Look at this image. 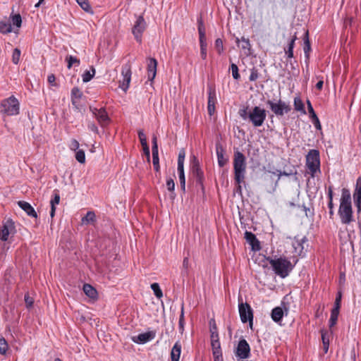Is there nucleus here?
<instances>
[{"label": "nucleus", "mask_w": 361, "mask_h": 361, "mask_svg": "<svg viewBox=\"0 0 361 361\" xmlns=\"http://www.w3.org/2000/svg\"><path fill=\"white\" fill-rule=\"evenodd\" d=\"M233 164L234 180L239 189H240L241 184L245 181L246 174L247 162L245 156L238 150L235 151Z\"/></svg>", "instance_id": "nucleus-1"}, {"label": "nucleus", "mask_w": 361, "mask_h": 361, "mask_svg": "<svg viewBox=\"0 0 361 361\" xmlns=\"http://www.w3.org/2000/svg\"><path fill=\"white\" fill-rule=\"evenodd\" d=\"M267 259L269 261L274 273L283 279L288 276L293 269V266L286 257H268Z\"/></svg>", "instance_id": "nucleus-2"}, {"label": "nucleus", "mask_w": 361, "mask_h": 361, "mask_svg": "<svg viewBox=\"0 0 361 361\" xmlns=\"http://www.w3.org/2000/svg\"><path fill=\"white\" fill-rule=\"evenodd\" d=\"M0 113L3 116H14L20 113V102L13 95L0 102Z\"/></svg>", "instance_id": "nucleus-3"}, {"label": "nucleus", "mask_w": 361, "mask_h": 361, "mask_svg": "<svg viewBox=\"0 0 361 361\" xmlns=\"http://www.w3.org/2000/svg\"><path fill=\"white\" fill-rule=\"evenodd\" d=\"M306 166L312 178L317 172H320L319 152L317 149H311L306 156Z\"/></svg>", "instance_id": "nucleus-4"}, {"label": "nucleus", "mask_w": 361, "mask_h": 361, "mask_svg": "<svg viewBox=\"0 0 361 361\" xmlns=\"http://www.w3.org/2000/svg\"><path fill=\"white\" fill-rule=\"evenodd\" d=\"M267 104L277 117H282L285 114L289 113L291 110L290 105L281 99L278 100L269 99L267 101Z\"/></svg>", "instance_id": "nucleus-5"}, {"label": "nucleus", "mask_w": 361, "mask_h": 361, "mask_svg": "<svg viewBox=\"0 0 361 361\" xmlns=\"http://www.w3.org/2000/svg\"><path fill=\"white\" fill-rule=\"evenodd\" d=\"M266 118V110L258 106L253 107L248 114V120L255 128L262 126Z\"/></svg>", "instance_id": "nucleus-6"}, {"label": "nucleus", "mask_w": 361, "mask_h": 361, "mask_svg": "<svg viewBox=\"0 0 361 361\" xmlns=\"http://www.w3.org/2000/svg\"><path fill=\"white\" fill-rule=\"evenodd\" d=\"M145 29L146 22L144 18L140 16L137 18L132 30L133 34L137 42L140 43L142 42V35Z\"/></svg>", "instance_id": "nucleus-7"}, {"label": "nucleus", "mask_w": 361, "mask_h": 361, "mask_svg": "<svg viewBox=\"0 0 361 361\" xmlns=\"http://www.w3.org/2000/svg\"><path fill=\"white\" fill-rule=\"evenodd\" d=\"M235 354L238 360H244L250 357V348L246 340H240L235 349Z\"/></svg>", "instance_id": "nucleus-8"}, {"label": "nucleus", "mask_w": 361, "mask_h": 361, "mask_svg": "<svg viewBox=\"0 0 361 361\" xmlns=\"http://www.w3.org/2000/svg\"><path fill=\"white\" fill-rule=\"evenodd\" d=\"M131 80V70L129 66H124L121 69V78L119 80V87L124 92L129 88Z\"/></svg>", "instance_id": "nucleus-9"}, {"label": "nucleus", "mask_w": 361, "mask_h": 361, "mask_svg": "<svg viewBox=\"0 0 361 361\" xmlns=\"http://www.w3.org/2000/svg\"><path fill=\"white\" fill-rule=\"evenodd\" d=\"M90 110L101 127L104 128L109 125L110 123V118L104 108H90Z\"/></svg>", "instance_id": "nucleus-10"}, {"label": "nucleus", "mask_w": 361, "mask_h": 361, "mask_svg": "<svg viewBox=\"0 0 361 361\" xmlns=\"http://www.w3.org/2000/svg\"><path fill=\"white\" fill-rule=\"evenodd\" d=\"M191 173L195 178L197 183L202 185L204 181V173L200 166L199 161L195 157H193V160L191 164Z\"/></svg>", "instance_id": "nucleus-11"}, {"label": "nucleus", "mask_w": 361, "mask_h": 361, "mask_svg": "<svg viewBox=\"0 0 361 361\" xmlns=\"http://www.w3.org/2000/svg\"><path fill=\"white\" fill-rule=\"evenodd\" d=\"M238 308L242 322L246 323L247 322H250V323L252 324L253 319V314L250 306L247 303H240L239 304Z\"/></svg>", "instance_id": "nucleus-12"}, {"label": "nucleus", "mask_w": 361, "mask_h": 361, "mask_svg": "<svg viewBox=\"0 0 361 361\" xmlns=\"http://www.w3.org/2000/svg\"><path fill=\"white\" fill-rule=\"evenodd\" d=\"M338 214L343 224H350L353 216L352 205L340 204Z\"/></svg>", "instance_id": "nucleus-13"}, {"label": "nucleus", "mask_w": 361, "mask_h": 361, "mask_svg": "<svg viewBox=\"0 0 361 361\" xmlns=\"http://www.w3.org/2000/svg\"><path fill=\"white\" fill-rule=\"evenodd\" d=\"M216 102V91L212 87H208V102L207 109L209 115H212L215 111V104Z\"/></svg>", "instance_id": "nucleus-14"}, {"label": "nucleus", "mask_w": 361, "mask_h": 361, "mask_svg": "<svg viewBox=\"0 0 361 361\" xmlns=\"http://www.w3.org/2000/svg\"><path fill=\"white\" fill-rule=\"evenodd\" d=\"M307 242L306 237H302L301 238H299L298 237H295L293 242H292V246L293 248V252L295 255L300 256L302 255L303 253L304 250V243Z\"/></svg>", "instance_id": "nucleus-15"}, {"label": "nucleus", "mask_w": 361, "mask_h": 361, "mask_svg": "<svg viewBox=\"0 0 361 361\" xmlns=\"http://www.w3.org/2000/svg\"><path fill=\"white\" fill-rule=\"evenodd\" d=\"M155 337V334L152 331H148L142 334H140L132 338V341L136 343L144 344L146 343Z\"/></svg>", "instance_id": "nucleus-16"}, {"label": "nucleus", "mask_w": 361, "mask_h": 361, "mask_svg": "<svg viewBox=\"0 0 361 361\" xmlns=\"http://www.w3.org/2000/svg\"><path fill=\"white\" fill-rule=\"evenodd\" d=\"M245 238L249 245L251 246L252 251H259L261 249L259 241L256 236L251 232L245 231Z\"/></svg>", "instance_id": "nucleus-17"}, {"label": "nucleus", "mask_w": 361, "mask_h": 361, "mask_svg": "<svg viewBox=\"0 0 361 361\" xmlns=\"http://www.w3.org/2000/svg\"><path fill=\"white\" fill-rule=\"evenodd\" d=\"M157 61L154 58L149 59L147 63V77L148 80L152 81L157 74Z\"/></svg>", "instance_id": "nucleus-18"}, {"label": "nucleus", "mask_w": 361, "mask_h": 361, "mask_svg": "<svg viewBox=\"0 0 361 361\" xmlns=\"http://www.w3.org/2000/svg\"><path fill=\"white\" fill-rule=\"evenodd\" d=\"M235 42L238 46L241 48L245 55H250L251 44L248 39L244 37H241V39L237 37Z\"/></svg>", "instance_id": "nucleus-19"}, {"label": "nucleus", "mask_w": 361, "mask_h": 361, "mask_svg": "<svg viewBox=\"0 0 361 361\" xmlns=\"http://www.w3.org/2000/svg\"><path fill=\"white\" fill-rule=\"evenodd\" d=\"M82 93L78 87H75L72 89V90H71V102H72V104L73 105V106L76 109H79L80 100L82 98Z\"/></svg>", "instance_id": "nucleus-20"}, {"label": "nucleus", "mask_w": 361, "mask_h": 361, "mask_svg": "<svg viewBox=\"0 0 361 361\" xmlns=\"http://www.w3.org/2000/svg\"><path fill=\"white\" fill-rule=\"evenodd\" d=\"M18 204L28 216L35 218L37 217V212L30 203L25 201H19Z\"/></svg>", "instance_id": "nucleus-21"}, {"label": "nucleus", "mask_w": 361, "mask_h": 361, "mask_svg": "<svg viewBox=\"0 0 361 361\" xmlns=\"http://www.w3.org/2000/svg\"><path fill=\"white\" fill-rule=\"evenodd\" d=\"M354 204L357 208V219L359 226H361V194L353 192Z\"/></svg>", "instance_id": "nucleus-22"}, {"label": "nucleus", "mask_w": 361, "mask_h": 361, "mask_svg": "<svg viewBox=\"0 0 361 361\" xmlns=\"http://www.w3.org/2000/svg\"><path fill=\"white\" fill-rule=\"evenodd\" d=\"M181 353V344L177 341L171 351V361H179Z\"/></svg>", "instance_id": "nucleus-23"}, {"label": "nucleus", "mask_w": 361, "mask_h": 361, "mask_svg": "<svg viewBox=\"0 0 361 361\" xmlns=\"http://www.w3.org/2000/svg\"><path fill=\"white\" fill-rule=\"evenodd\" d=\"M283 314L284 312L283 309L281 307H276L271 311V317L274 322L279 323L281 321Z\"/></svg>", "instance_id": "nucleus-24"}, {"label": "nucleus", "mask_w": 361, "mask_h": 361, "mask_svg": "<svg viewBox=\"0 0 361 361\" xmlns=\"http://www.w3.org/2000/svg\"><path fill=\"white\" fill-rule=\"evenodd\" d=\"M216 156L219 166L220 167L224 166L227 164L228 159L225 157L224 150L221 147L216 148Z\"/></svg>", "instance_id": "nucleus-25"}, {"label": "nucleus", "mask_w": 361, "mask_h": 361, "mask_svg": "<svg viewBox=\"0 0 361 361\" xmlns=\"http://www.w3.org/2000/svg\"><path fill=\"white\" fill-rule=\"evenodd\" d=\"M340 204L351 205V194L347 188L342 189Z\"/></svg>", "instance_id": "nucleus-26"}, {"label": "nucleus", "mask_w": 361, "mask_h": 361, "mask_svg": "<svg viewBox=\"0 0 361 361\" xmlns=\"http://www.w3.org/2000/svg\"><path fill=\"white\" fill-rule=\"evenodd\" d=\"M97 223L96 215L94 212H88L85 216L82 219V224H95Z\"/></svg>", "instance_id": "nucleus-27"}, {"label": "nucleus", "mask_w": 361, "mask_h": 361, "mask_svg": "<svg viewBox=\"0 0 361 361\" xmlns=\"http://www.w3.org/2000/svg\"><path fill=\"white\" fill-rule=\"evenodd\" d=\"M54 197L50 201L51 204V211H50V215L51 217L54 216L55 210H56V205L59 204L60 201V195L58 191L54 190Z\"/></svg>", "instance_id": "nucleus-28"}, {"label": "nucleus", "mask_w": 361, "mask_h": 361, "mask_svg": "<svg viewBox=\"0 0 361 361\" xmlns=\"http://www.w3.org/2000/svg\"><path fill=\"white\" fill-rule=\"evenodd\" d=\"M83 291L87 296L90 298L94 299L97 298V292L96 289L90 284H85L83 286Z\"/></svg>", "instance_id": "nucleus-29"}, {"label": "nucleus", "mask_w": 361, "mask_h": 361, "mask_svg": "<svg viewBox=\"0 0 361 361\" xmlns=\"http://www.w3.org/2000/svg\"><path fill=\"white\" fill-rule=\"evenodd\" d=\"M293 105L295 111L300 112L302 114H306L305 105L300 97H296L294 98Z\"/></svg>", "instance_id": "nucleus-30"}, {"label": "nucleus", "mask_w": 361, "mask_h": 361, "mask_svg": "<svg viewBox=\"0 0 361 361\" xmlns=\"http://www.w3.org/2000/svg\"><path fill=\"white\" fill-rule=\"evenodd\" d=\"M338 315L339 310H338V307H334L331 311V316L329 322L330 328L336 324Z\"/></svg>", "instance_id": "nucleus-31"}, {"label": "nucleus", "mask_w": 361, "mask_h": 361, "mask_svg": "<svg viewBox=\"0 0 361 361\" xmlns=\"http://www.w3.org/2000/svg\"><path fill=\"white\" fill-rule=\"evenodd\" d=\"M12 32V26L10 22L6 20L0 21V32L8 34Z\"/></svg>", "instance_id": "nucleus-32"}, {"label": "nucleus", "mask_w": 361, "mask_h": 361, "mask_svg": "<svg viewBox=\"0 0 361 361\" xmlns=\"http://www.w3.org/2000/svg\"><path fill=\"white\" fill-rule=\"evenodd\" d=\"M95 69L92 67L90 70L85 71L82 75V79L83 82H88L90 81L95 75Z\"/></svg>", "instance_id": "nucleus-33"}, {"label": "nucleus", "mask_w": 361, "mask_h": 361, "mask_svg": "<svg viewBox=\"0 0 361 361\" xmlns=\"http://www.w3.org/2000/svg\"><path fill=\"white\" fill-rule=\"evenodd\" d=\"M177 171L178 173V178L180 183V186L183 190H185V173H184V166H178Z\"/></svg>", "instance_id": "nucleus-34"}, {"label": "nucleus", "mask_w": 361, "mask_h": 361, "mask_svg": "<svg viewBox=\"0 0 361 361\" xmlns=\"http://www.w3.org/2000/svg\"><path fill=\"white\" fill-rule=\"evenodd\" d=\"M303 40H304V47H303L304 52H305L306 58L308 59L309 58V51H310V49H311L310 42L309 40L308 31H306L305 32Z\"/></svg>", "instance_id": "nucleus-35"}, {"label": "nucleus", "mask_w": 361, "mask_h": 361, "mask_svg": "<svg viewBox=\"0 0 361 361\" xmlns=\"http://www.w3.org/2000/svg\"><path fill=\"white\" fill-rule=\"evenodd\" d=\"M197 24L199 39H206L205 27L202 18L198 19Z\"/></svg>", "instance_id": "nucleus-36"}, {"label": "nucleus", "mask_w": 361, "mask_h": 361, "mask_svg": "<svg viewBox=\"0 0 361 361\" xmlns=\"http://www.w3.org/2000/svg\"><path fill=\"white\" fill-rule=\"evenodd\" d=\"M66 61H67V68L68 69L71 68V67L75 64L77 66H78L80 65V60L75 57V56H71V55H68L66 56Z\"/></svg>", "instance_id": "nucleus-37"}, {"label": "nucleus", "mask_w": 361, "mask_h": 361, "mask_svg": "<svg viewBox=\"0 0 361 361\" xmlns=\"http://www.w3.org/2000/svg\"><path fill=\"white\" fill-rule=\"evenodd\" d=\"M200 47L201 57L203 60H205L207 58V47L206 39H200Z\"/></svg>", "instance_id": "nucleus-38"}, {"label": "nucleus", "mask_w": 361, "mask_h": 361, "mask_svg": "<svg viewBox=\"0 0 361 361\" xmlns=\"http://www.w3.org/2000/svg\"><path fill=\"white\" fill-rule=\"evenodd\" d=\"M10 18L14 26L17 28H20L22 24V18L20 14L11 15Z\"/></svg>", "instance_id": "nucleus-39"}, {"label": "nucleus", "mask_w": 361, "mask_h": 361, "mask_svg": "<svg viewBox=\"0 0 361 361\" xmlns=\"http://www.w3.org/2000/svg\"><path fill=\"white\" fill-rule=\"evenodd\" d=\"M322 340L323 343V350L324 353H326L329 347V336L326 332L322 333Z\"/></svg>", "instance_id": "nucleus-40"}, {"label": "nucleus", "mask_w": 361, "mask_h": 361, "mask_svg": "<svg viewBox=\"0 0 361 361\" xmlns=\"http://www.w3.org/2000/svg\"><path fill=\"white\" fill-rule=\"evenodd\" d=\"M80 6L86 12L92 13V8L88 0H75Z\"/></svg>", "instance_id": "nucleus-41"}, {"label": "nucleus", "mask_w": 361, "mask_h": 361, "mask_svg": "<svg viewBox=\"0 0 361 361\" xmlns=\"http://www.w3.org/2000/svg\"><path fill=\"white\" fill-rule=\"evenodd\" d=\"M211 345L213 355L222 353L219 341L214 340V342H212Z\"/></svg>", "instance_id": "nucleus-42"}, {"label": "nucleus", "mask_w": 361, "mask_h": 361, "mask_svg": "<svg viewBox=\"0 0 361 361\" xmlns=\"http://www.w3.org/2000/svg\"><path fill=\"white\" fill-rule=\"evenodd\" d=\"M151 288L153 290L155 296L158 298H161L163 296L162 291L158 283H154L151 285Z\"/></svg>", "instance_id": "nucleus-43"}, {"label": "nucleus", "mask_w": 361, "mask_h": 361, "mask_svg": "<svg viewBox=\"0 0 361 361\" xmlns=\"http://www.w3.org/2000/svg\"><path fill=\"white\" fill-rule=\"evenodd\" d=\"M75 159L80 164L85 162V154L82 149H78L75 153Z\"/></svg>", "instance_id": "nucleus-44"}, {"label": "nucleus", "mask_w": 361, "mask_h": 361, "mask_svg": "<svg viewBox=\"0 0 361 361\" xmlns=\"http://www.w3.org/2000/svg\"><path fill=\"white\" fill-rule=\"evenodd\" d=\"M10 233L8 227H3L0 231V239L4 241L8 240Z\"/></svg>", "instance_id": "nucleus-45"}, {"label": "nucleus", "mask_w": 361, "mask_h": 361, "mask_svg": "<svg viewBox=\"0 0 361 361\" xmlns=\"http://www.w3.org/2000/svg\"><path fill=\"white\" fill-rule=\"evenodd\" d=\"M152 157H159L157 140L155 136L152 138Z\"/></svg>", "instance_id": "nucleus-46"}, {"label": "nucleus", "mask_w": 361, "mask_h": 361, "mask_svg": "<svg viewBox=\"0 0 361 361\" xmlns=\"http://www.w3.org/2000/svg\"><path fill=\"white\" fill-rule=\"evenodd\" d=\"M20 51L18 48H16L12 54V61L15 64H18L20 61Z\"/></svg>", "instance_id": "nucleus-47"}, {"label": "nucleus", "mask_w": 361, "mask_h": 361, "mask_svg": "<svg viewBox=\"0 0 361 361\" xmlns=\"http://www.w3.org/2000/svg\"><path fill=\"white\" fill-rule=\"evenodd\" d=\"M8 350V344L4 338H0V353L1 355L6 354Z\"/></svg>", "instance_id": "nucleus-48"}, {"label": "nucleus", "mask_w": 361, "mask_h": 361, "mask_svg": "<svg viewBox=\"0 0 361 361\" xmlns=\"http://www.w3.org/2000/svg\"><path fill=\"white\" fill-rule=\"evenodd\" d=\"M231 70L232 72V76L234 79L238 80L240 78V74L238 73V66L235 63H231Z\"/></svg>", "instance_id": "nucleus-49"}, {"label": "nucleus", "mask_w": 361, "mask_h": 361, "mask_svg": "<svg viewBox=\"0 0 361 361\" xmlns=\"http://www.w3.org/2000/svg\"><path fill=\"white\" fill-rule=\"evenodd\" d=\"M185 157V151L184 149H181L178 153V166H184V161Z\"/></svg>", "instance_id": "nucleus-50"}, {"label": "nucleus", "mask_w": 361, "mask_h": 361, "mask_svg": "<svg viewBox=\"0 0 361 361\" xmlns=\"http://www.w3.org/2000/svg\"><path fill=\"white\" fill-rule=\"evenodd\" d=\"M215 47L219 54L224 51L223 41L220 38L215 40Z\"/></svg>", "instance_id": "nucleus-51"}, {"label": "nucleus", "mask_w": 361, "mask_h": 361, "mask_svg": "<svg viewBox=\"0 0 361 361\" xmlns=\"http://www.w3.org/2000/svg\"><path fill=\"white\" fill-rule=\"evenodd\" d=\"M178 325H179V330H180V333H183V329H184V312H183V307H182V309H181V314L180 315V318H179V322H178Z\"/></svg>", "instance_id": "nucleus-52"}, {"label": "nucleus", "mask_w": 361, "mask_h": 361, "mask_svg": "<svg viewBox=\"0 0 361 361\" xmlns=\"http://www.w3.org/2000/svg\"><path fill=\"white\" fill-rule=\"evenodd\" d=\"M307 109H308V111H309V114H310V118H317V115L314 111V109L312 106V104L310 102V101L309 99L307 100Z\"/></svg>", "instance_id": "nucleus-53"}, {"label": "nucleus", "mask_w": 361, "mask_h": 361, "mask_svg": "<svg viewBox=\"0 0 361 361\" xmlns=\"http://www.w3.org/2000/svg\"><path fill=\"white\" fill-rule=\"evenodd\" d=\"M80 147V144L75 139H72L69 145V148L73 151H78Z\"/></svg>", "instance_id": "nucleus-54"}, {"label": "nucleus", "mask_w": 361, "mask_h": 361, "mask_svg": "<svg viewBox=\"0 0 361 361\" xmlns=\"http://www.w3.org/2000/svg\"><path fill=\"white\" fill-rule=\"evenodd\" d=\"M259 78V73L256 68H253L251 69L249 80L250 81H255Z\"/></svg>", "instance_id": "nucleus-55"}, {"label": "nucleus", "mask_w": 361, "mask_h": 361, "mask_svg": "<svg viewBox=\"0 0 361 361\" xmlns=\"http://www.w3.org/2000/svg\"><path fill=\"white\" fill-rule=\"evenodd\" d=\"M138 137L140 140V143H141L142 146L146 145L147 144L146 135L142 130H140L138 132Z\"/></svg>", "instance_id": "nucleus-56"}, {"label": "nucleus", "mask_w": 361, "mask_h": 361, "mask_svg": "<svg viewBox=\"0 0 361 361\" xmlns=\"http://www.w3.org/2000/svg\"><path fill=\"white\" fill-rule=\"evenodd\" d=\"M353 192L361 194V175L357 178L356 180L355 188Z\"/></svg>", "instance_id": "nucleus-57"}, {"label": "nucleus", "mask_w": 361, "mask_h": 361, "mask_svg": "<svg viewBox=\"0 0 361 361\" xmlns=\"http://www.w3.org/2000/svg\"><path fill=\"white\" fill-rule=\"evenodd\" d=\"M166 186L169 191H173L175 188V183L172 178H169L166 180Z\"/></svg>", "instance_id": "nucleus-58"}, {"label": "nucleus", "mask_w": 361, "mask_h": 361, "mask_svg": "<svg viewBox=\"0 0 361 361\" xmlns=\"http://www.w3.org/2000/svg\"><path fill=\"white\" fill-rule=\"evenodd\" d=\"M248 114L247 109H243L239 110V115L243 120L248 119Z\"/></svg>", "instance_id": "nucleus-59"}, {"label": "nucleus", "mask_w": 361, "mask_h": 361, "mask_svg": "<svg viewBox=\"0 0 361 361\" xmlns=\"http://www.w3.org/2000/svg\"><path fill=\"white\" fill-rule=\"evenodd\" d=\"M153 166L156 171H159V157H152Z\"/></svg>", "instance_id": "nucleus-60"}, {"label": "nucleus", "mask_w": 361, "mask_h": 361, "mask_svg": "<svg viewBox=\"0 0 361 361\" xmlns=\"http://www.w3.org/2000/svg\"><path fill=\"white\" fill-rule=\"evenodd\" d=\"M87 128L90 130L95 133H99V130H98V128L97 127V126L92 123V122H90L87 125Z\"/></svg>", "instance_id": "nucleus-61"}, {"label": "nucleus", "mask_w": 361, "mask_h": 361, "mask_svg": "<svg viewBox=\"0 0 361 361\" xmlns=\"http://www.w3.org/2000/svg\"><path fill=\"white\" fill-rule=\"evenodd\" d=\"M297 39V37L295 35L293 36V37L290 41L288 48L286 50H291L293 51L294 46H295V42Z\"/></svg>", "instance_id": "nucleus-62"}, {"label": "nucleus", "mask_w": 361, "mask_h": 361, "mask_svg": "<svg viewBox=\"0 0 361 361\" xmlns=\"http://www.w3.org/2000/svg\"><path fill=\"white\" fill-rule=\"evenodd\" d=\"M312 123H313L314 127L317 130H321L322 129V126H321L320 121H319V120L317 116V118H312Z\"/></svg>", "instance_id": "nucleus-63"}, {"label": "nucleus", "mask_w": 361, "mask_h": 361, "mask_svg": "<svg viewBox=\"0 0 361 361\" xmlns=\"http://www.w3.org/2000/svg\"><path fill=\"white\" fill-rule=\"evenodd\" d=\"M25 303L27 305V307H32V304H33V300L32 298H30V296L28 295H25Z\"/></svg>", "instance_id": "nucleus-64"}]
</instances>
